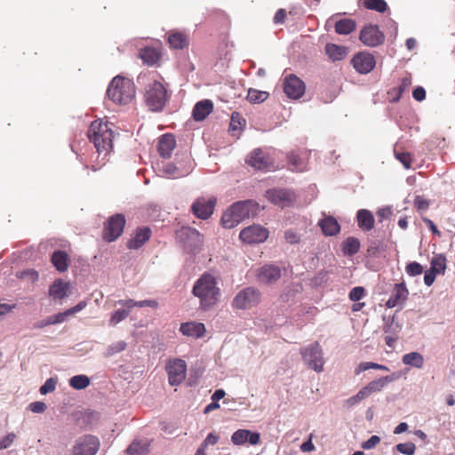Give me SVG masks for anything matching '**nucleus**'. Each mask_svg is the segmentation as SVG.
<instances>
[{"label": "nucleus", "instance_id": "nucleus-14", "mask_svg": "<svg viewBox=\"0 0 455 455\" xmlns=\"http://www.w3.org/2000/svg\"><path fill=\"white\" fill-rule=\"evenodd\" d=\"M354 68L360 74L370 73L376 66V60L372 54L365 52L356 53L351 60Z\"/></svg>", "mask_w": 455, "mask_h": 455}, {"label": "nucleus", "instance_id": "nucleus-50", "mask_svg": "<svg viewBox=\"0 0 455 455\" xmlns=\"http://www.w3.org/2000/svg\"><path fill=\"white\" fill-rule=\"evenodd\" d=\"M405 271L408 275L414 277L422 274L423 267L419 263L413 261L407 264Z\"/></svg>", "mask_w": 455, "mask_h": 455}, {"label": "nucleus", "instance_id": "nucleus-16", "mask_svg": "<svg viewBox=\"0 0 455 455\" xmlns=\"http://www.w3.org/2000/svg\"><path fill=\"white\" fill-rule=\"evenodd\" d=\"M281 268L274 264H267L258 269L257 280L263 284H272L281 278Z\"/></svg>", "mask_w": 455, "mask_h": 455}, {"label": "nucleus", "instance_id": "nucleus-32", "mask_svg": "<svg viewBox=\"0 0 455 455\" xmlns=\"http://www.w3.org/2000/svg\"><path fill=\"white\" fill-rule=\"evenodd\" d=\"M402 362L404 365L421 369L424 366V357L419 352H410L403 355Z\"/></svg>", "mask_w": 455, "mask_h": 455}, {"label": "nucleus", "instance_id": "nucleus-17", "mask_svg": "<svg viewBox=\"0 0 455 455\" xmlns=\"http://www.w3.org/2000/svg\"><path fill=\"white\" fill-rule=\"evenodd\" d=\"M267 197L274 204L284 208L290 206L294 200V194L289 189L273 188L267 191Z\"/></svg>", "mask_w": 455, "mask_h": 455}, {"label": "nucleus", "instance_id": "nucleus-45", "mask_svg": "<svg viewBox=\"0 0 455 455\" xmlns=\"http://www.w3.org/2000/svg\"><path fill=\"white\" fill-rule=\"evenodd\" d=\"M126 347H127V344L124 340H119V341L114 342L108 347L105 355L107 357L113 356V355L125 350Z\"/></svg>", "mask_w": 455, "mask_h": 455}, {"label": "nucleus", "instance_id": "nucleus-52", "mask_svg": "<svg viewBox=\"0 0 455 455\" xmlns=\"http://www.w3.org/2000/svg\"><path fill=\"white\" fill-rule=\"evenodd\" d=\"M365 295V290L363 287L362 286H356V287H354L350 292H349V299L350 300L352 301H359L360 299H362Z\"/></svg>", "mask_w": 455, "mask_h": 455}, {"label": "nucleus", "instance_id": "nucleus-23", "mask_svg": "<svg viewBox=\"0 0 455 455\" xmlns=\"http://www.w3.org/2000/svg\"><path fill=\"white\" fill-rule=\"evenodd\" d=\"M180 331L185 336L198 339L204 334L205 326L201 323L188 322L180 325Z\"/></svg>", "mask_w": 455, "mask_h": 455}, {"label": "nucleus", "instance_id": "nucleus-18", "mask_svg": "<svg viewBox=\"0 0 455 455\" xmlns=\"http://www.w3.org/2000/svg\"><path fill=\"white\" fill-rule=\"evenodd\" d=\"M215 204V199L199 198L192 204V212L197 218L207 220L213 213Z\"/></svg>", "mask_w": 455, "mask_h": 455}, {"label": "nucleus", "instance_id": "nucleus-1", "mask_svg": "<svg viewBox=\"0 0 455 455\" xmlns=\"http://www.w3.org/2000/svg\"><path fill=\"white\" fill-rule=\"evenodd\" d=\"M113 124L103 122L102 120L93 121L88 129V138L93 143L98 154L96 160L92 162L91 169L97 172L108 161V156L112 151L113 147Z\"/></svg>", "mask_w": 455, "mask_h": 455}, {"label": "nucleus", "instance_id": "nucleus-29", "mask_svg": "<svg viewBox=\"0 0 455 455\" xmlns=\"http://www.w3.org/2000/svg\"><path fill=\"white\" fill-rule=\"evenodd\" d=\"M398 379V375L393 373L389 376L381 377L378 379L369 382L366 387L370 391L371 395L375 392H379L383 389L388 383L395 381Z\"/></svg>", "mask_w": 455, "mask_h": 455}, {"label": "nucleus", "instance_id": "nucleus-49", "mask_svg": "<svg viewBox=\"0 0 455 455\" xmlns=\"http://www.w3.org/2000/svg\"><path fill=\"white\" fill-rule=\"evenodd\" d=\"M397 451L404 455H413L416 451V446L413 443H402L395 446Z\"/></svg>", "mask_w": 455, "mask_h": 455}, {"label": "nucleus", "instance_id": "nucleus-37", "mask_svg": "<svg viewBox=\"0 0 455 455\" xmlns=\"http://www.w3.org/2000/svg\"><path fill=\"white\" fill-rule=\"evenodd\" d=\"M355 22L350 19L339 20L335 24V31L339 35H348L355 29Z\"/></svg>", "mask_w": 455, "mask_h": 455}, {"label": "nucleus", "instance_id": "nucleus-26", "mask_svg": "<svg viewBox=\"0 0 455 455\" xmlns=\"http://www.w3.org/2000/svg\"><path fill=\"white\" fill-rule=\"evenodd\" d=\"M323 233L327 236L336 235L340 231L338 220L332 216H325L319 221Z\"/></svg>", "mask_w": 455, "mask_h": 455}, {"label": "nucleus", "instance_id": "nucleus-57", "mask_svg": "<svg viewBox=\"0 0 455 455\" xmlns=\"http://www.w3.org/2000/svg\"><path fill=\"white\" fill-rule=\"evenodd\" d=\"M380 438L378 435H371L367 441L362 443V448L364 450L373 449L379 443Z\"/></svg>", "mask_w": 455, "mask_h": 455}, {"label": "nucleus", "instance_id": "nucleus-51", "mask_svg": "<svg viewBox=\"0 0 455 455\" xmlns=\"http://www.w3.org/2000/svg\"><path fill=\"white\" fill-rule=\"evenodd\" d=\"M57 380L53 378L46 379L43 386H41L39 391L42 395H46L55 390Z\"/></svg>", "mask_w": 455, "mask_h": 455}, {"label": "nucleus", "instance_id": "nucleus-34", "mask_svg": "<svg viewBox=\"0 0 455 455\" xmlns=\"http://www.w3.org/2000/svg\"><path fill=\"white\" fill-rule=\"evenodd\" d=\"M168 43L173 49H184L188 45V40L185 34L181 32H173L168 37Z\"/></svg>", "mask_w": 455, "mask_h": 455}, {"label": "nucleus", "instance_id": "nucleus-27", "mask_svg": "<svg viewBox=\"0 0 455 455\" xmlns=\"http://www.w3.org/2000/svg\"><path fill=\"white\" fill-rule=\"evenodd\" d=\"M139 58L141 59L144 64L148 66H155L159 62L161 53L156 48L144 47L140 49Z\"/></svg>", "mask_w": 455, "mask_h": 455}, {"label": "nucleus", "instance_id": "nucleus-54", "mask_svg": "<svg viewBox=\"0 0 455 455\" xmlns=\"http://www.w3.org/2000/svg\"><path fill=\"white\" fill-rule=\"evenodd\" d=\"M414 206L418 211H427L429 207V201L424 198L422 196H416L414 199Z\"/></svg>", "mask_w": 455, "mask_h": 455}, {"label": "nucleus", "instance_id": "nucleus-2", "mask_svg": "<svg viewBox=\"0 0 455 455\" xmlns=\"http://www.w3.org/2000/svg\"><path fill=\"white\" fill-rule=\"evenodd\" d=\"M192 294L199 300V308L209 311L213 308L220 299V288L217 279L210 273L203 274L194 283Z\"/></svg>", "mask_w": 455, "mask_h": 455}, {"label": "nucleus", "instance_id": "nucleus-60", "mask_svg": "<svg viewBox=\"0 0 455 455\" xmlns=\"http://www.w3.org/2000/svg\"><path fill=\"white\" fill-rule=\"evenodd\" d=\"M16 435L12 433L8 434L3 439L0 440V450L7 449L12 445Z\"/></svg>", "mask_w": 455, "mask_h": 455}, {"label": "nucleus", "instance_id": "nucleus-3", "mask_svg": "<svg viewBox=\"0 0 455 455\" xmlns=\"http://www.w3.org/2000/svg\"><path fill=\"white\" fill-rule=\"evenodd\" d=\"M135 92L133 82L120 76H116L111 80L107 90L108 99L120 105L131 102Z\"/></svg>", "mask_w": 455, "mask_h": 455}, {"label": "nucleus", "instance_id": "nucleus-38", "mask_svg": "<svg viewBox=\"0 0 455 455\" xmlns=\"http://www.w3.org/2000/svg\"><path fill=\"white\" fill-rule=\"evenodd\" d=\"M242 220L236 217L235 213L228 208L222 215L221 223L225 228H233L241 223Z\"/></svg>", "mask_w": 455, "mask_h": 455}, {"label": "nucleus", "instance_id": "nucleus-30", "mask_svg": "<svg viewBox=\"0 0 455 455\" xmlns=\"http://www.w3.org/2000/svg\"><path fill=\"white\" fill-rule=\"evenodd\" d=\"M51 260L59 272H65L68 267L69 257L63 251H55L52 255Z\"/></svg>", "mask_w": 455, "mask_h": 455}, {"label": "nucleus", "instance_id": "nucleus-13", "mask_svg": "<svg viewBox=\"0 0 455 455\" xmlns=\"http://www.w3.org/2000/svg\"><path fill=\"white\" fill-rule=\"evenodd\" d=\"M305 84L297 76L291 74L285 77L283 83L284 93L290 99H299L305 92Z\"/></svg>", "mask_w": 455, "mask_h": 455}, {"label": "nucleus", "instance_id": "nucleus-22", "mask_svg": "<svg viewBox=\"0 0 455 455\" xmlns=\"http://www.w3.org/2000/svg\"><path fill=\"white\" fill-rule=\"evenodd\" d=\"M175 147L176 140L174 136L171 133H166L159 140L158 152L163 158H169L171 157Z\"/></svg>", "mask_w": 455, "mask_h": 455}, {"label": "nucleus", "instance_id": "nucleus-48", "mask_svg": "<svg viewBox=\"0 0 455 455\" xmlns=\"http://www.w3.org/2000/svg\"><path fill=\"white\" fill-rule=\"evenodd\" d=\"M128 315H129V310H126L124 308L117 309L111 314V316L109 319V324L112 326H115V325L118 324L119 323H121L122 321H124V319H126Z\"/></svg>", "mask_w": 455, "mask_h": 455}, {"label": "nucleus", "instance_id": "nucleus-10", "mask_svg": "<svg viewBox=\"0 0 455 455\" xmlns=\"http://www.w3.org/2000/svg\"><path fill=\"white\" fill-rule=\"evenodd\" d=\"M240 239L246 243H263L268 237V231L260 225H251L243 228L239 235Z\"/></svg>", "mask_w": 455, "mask_h": 455}, {"label": "nucleus", "instance_id": "nucleus-31", "mask_svg": "<svg viewBox=\"0 0 455 455\" xmlns=\"http://www.w3.org/2000/svg\"><path fill=\"white\" fill-rule=\"evenodd\" d=\"M148 440H134L126 449L128 455H147L149 452Z\"/></svg>", "mask_w": 455, "mask_h": 455}, {"label": "nucleus", "instance_id": "nucleus-53", "mask_svg": "<svg viewBox=\"0 0 455 455\" xmlns=\"http://www.w3.org/2000/svg\"><path fill=\"white\" fill-rule=\"evenodd\" d=\"M384 327L385 333L392 336H396L397 332L399 331V325L398 323H395V317L393 316L390 320H388Z\"/></svg>", "mask_w": 455, "mask_h": 455}, {"label": "nucleus", "instance_id": "nucleus-61", "mask_svg": "<svg viewBox=\"0 0 455 455\" xmlns=\"http://www.w3.org/2000/svg\"><path fill=\"white\" fill-rule=\"evenodd\" d=\"M219 435H217L216 434L214 433H210L206 438L204 439V441L202 443L203 446L204 447H208L209 445H214L216 444L218 442H219Z\"/></svg>", "mask_w": 455, "mask_h": 455}, {"label": "nucleus", "instance_id": "nucleus-43", "mask_svg": "<svg viewBox=\"0 0 455 455\" xmlns=\"http://www.w3.org/2000/svg\"><path fill=\"white\" fill-rule=\"evenodd\" d=\"M370 369L380 370V371H389L388 367H387L386 365L379 364L377 363H372V362H364V363H361L357 366V368L355 370V375H359L361 372L370 370Z\"/></svg>", "mask_w": 455, "mask_h": 455}, {"label": "nucleus", "instance_id": "nucleus-36", "mask_svg": "<svg viewBox=\"0 0 455 455\" xmlns=\"http://www.w3.org/2000/svg\"><path fill=\"white\" fill-rule=\"evenodd\" d=\"M360 242L354 236L347 237L342 243V251L347 256H353L359 251Z\"/></svg>", "mask_w": 455, "mask_h": 455}, {"label": "nucleus", "instance_id": "nucleus-64", "mask_svg": "<svg viewBox=\"0 0 455 455\" xmlns=\"http://www.w3.org/2000/svg\"><path fill=\"white\" fill-rule=\"evenodd\" d=\"M117 304L123 306L126 310H131L132 307H137V301L132 299H120L117 301Z\"/></svg>", "mask_w": 455, "mask_h": 455}, {"label": "nucleus", "instance_id": "nucleus-24", "mask_svg": "<svg viewBox=\"0 0 455 455\" xmlns=\"http://www.w3.org/2000/svg\"><path fill=\"white\" fill-rule=\"evenodd\" d=\"M69 286L68 282L57 279L49 287V296L53 299H62L68 296Z\"/></svg>", "mask_w": 455, "mask_h": 455}, {"label": "nucleus", "instance_id": "nucleus-59", "mask_svg": "<svg viewBox=\"0 0 455 455\" xmlns=\"http://www.w3.org/2000/svg\"><path fill=\"white\" fill-rule=\"evenodd\" d=\"M437 274L438 273H436L435 271L432 270L431 268L427 269L425 272V275H424V283H425V284L427 286H431L433 284V283L435 282Z\"/></svg>", "mask_w": 455, "mask_h": 455}, {"label": "nucleus", "instance_id": "nucleus-25", "mask_svg": "<svg viewBox=\"0 0 455 455\" xmlns=\"http://www.w3.org/2000/svg\"><path fill=\"white\" fill-rule=\"evenodd\" d=\"M213 104L210 100H204L197 102L192 111L193 118L196 121H203L212 111Z\"/></svg>", "mask_w": 455, "mask_h": 455}, {"label": "nucleus", "instance_id": "nucleus-39", "mask_svg": "<svg viewBox=\"0 0 455 455\" xmlns=\"http://www.w3.org/2000/svg\"><path fill=\"white\" fill-rule=\"evenodd\" d=\"M242 220L236 217L235 213L228 208L222 215L221 223L225 228H233L241 223Z\"/></svg>", "mask_w": 455, "mask_h": 455}, {"label": "nucleus", "instance_id": "nucleus-15", "mask_svg": "<svg viewBox=\"0 0 455 455\" xmlns=\"http://www.w3.org/2000/svg\"><path fill=\"white\" fill-rule=\"evenodd\" d=\"M259 204L252 200L239 201L229 208L242 221L246 218L254 217L259 211Z\"/></svg>", "mask_w": 455, "mask_h": 455}, {"label": "nucleus", "instance_id": "nucleus-6", "mask_svg": "<svg viewBox=\"0 0 455 455\" xmlns=\"http://www.w3.org/2000/svg\"><path fill=\"white\" fill-rule=\"evenodd\" d=\"M260 299V291L257 288L250 286L237 292L232 300V307L235 309H248L258 305Z\"/></svg>", "mask_w": 455, "mask_h": 455}, {"label": "nucleus", "instance_id": "nucleus-55", "mask_svg": "<svg viewBox=\"0 0 455 455\" xmlns=\"http://www.w3.org/2000/svg\"><path fill=\"white\" fill-rule=\"evenodd\" d=\"M242 122H244L243 119L240 116V115L236 112L233 113L231 116V121L229 129L232 131H235L241 128Z\"/></svg>", "mask_w": 455, "mask_h": 455}, {"label": "nucleus", "instance_id": "nucleus-35", "mask_svg": "<svg viewBox=\"0 0 455 455\" xmlns=\"http://www.w3.org/2000/svg\"><path fill=\"white\" fill-rule=\"evenodd\" d=\"M162 172L169 178L178 179L188 175L189 170L183 171L172 163H166L163 164Z\"/></svg>", "mask_w": 455, "mask_h": 455}, {"label": "nucleus", "instance_id": "nucleus-9", "mask_svg": "<svg viewBox=\"0 0 455 455\" xmlns=\"http://www.w3.org/2000/svg\"><path fill=\"white\" fill-rule=\"evenodd\" d=\"M169 384L178 386L183 382L186 378L187 364L182 359L170 360L166 365Z\"/></svg>", "mask_w": 455, "mask_h": 455}, {"label": "nucleus", "instance_id": "nucleus-40", "mask_svg": "<svg viewBox=\"0 0 455 455\" xmlns=\"http://www.w3.org/2000/svg\"><path fill=\"white\" fill-rule=\"evenodd\" d=\"M69 385L76 390L84 389L90 385V379L86 375H76L69 379Z\"/></svg>", "mask_w": 455, "mask_h": 455}, {"label": "nucleus", "instance_id": "nucleus-20", "mask_svg": "<svg viewBox=\"0 0 455 455\" xmlns=\"http://www.w3.org/2000/svg\"><path fill=\"white\" fill-rule=\"evenodd\" d=\"M408 294L409 291L404 283L395 284L391 296L386 303V306L388 308H393L398 306L400 303H403L407 299Z\"/></svg>", "mask_w": 455, "mask_h": 455}, {"label": "nucleus", "instance_id": "nucleus-12", "mask_svg": "<svg viewBox=\"0 0 455 455\" xmlns=\"http://www.w3.org/2000/svg\"><path fill=\"white\" fill-rule=\"evenodd\" d=\"M359 39L364 45L375 47L383 44L385 36L377 25L369 24L361 30Z\"/></svg>", "mask_w": 455, "mask_h": 455}, {"label": "nucleus", "instance_id": "nucleus-56", "mask_svg": "<svg viewBox=\"0 0 455 455\" xmlns=\"http://www.w3.org/2000/svg\"><path fill=\"white\" fill-rule=\"evenodd\" d=\"M284 238H285L286 242L291 244L298 243L300 240L299 235L291 229L285 231Z\"/></svg>", "mask_w": 455, "mask_h": 455}, {"label": "nucleus", "instance_id": "nucleus-8", "mask_svg": "<svg viewBox=\"0 0 455 455\" xmlns=\"http://www.w3.org/2000/svg\"><path fill=\"white\" fill-rule=\"evenodd\" d=\"M179 238L183 242L184 247L190 252L198 250L203 243L202 235L195 228L183 227L178 232Z\"/></svg>", "mask_w": 455, "mask_h": 455}, {"label": "nucleus", "instance_id": "nucleus-7", "mask_svg": "<svg viewBox=\"0 0 455 455\" xmlns=\"http://www.w3.org/2000/svg\"><path fill=\"white\" fill-rule=\"evenodd\" d=\"M100 447V439L92 435H84L76 439L72 455H96Z\"/></svg>", "mask_w": 455, "mask_h": 455}, {"label": "nucleus", "instance_id": "nucleus-5", "mask_svg": "<svg viewBox=\"0 0 455 455\" xmlns=\"http://www.w3.org/2000/svg\"><path fill=\"white\" fill-rule=\"evenodd\" d=\"M300 355L304 363L316 372L323 371L324 360L323 350L318 342H313L300 348Z\"/></svg>", "mask_w": 455, "mask_h": 455}, {"label": "nucleus", "instance_id": "nucleus-19", "mask_svg": "<svg viewBox=\"0 0 455 455\" xmlns=\"http://www.w3.org/2000/svg\"><path fill=\"white\" fill-rule=\"evenodd\" d=\"M246 163L256 170H270L271 163L265 156L263 151L259 148L254 149L252 152H251L246 159Z\"/></svg>", "mask_w": 455, "mask_h": 455}, {"label": "nucleus", "instance_id": "nucleus-62", "mask_svg": "<svg viewBox=\"0 0 455 455\" xmlns=\"http://www.w3.org/2000/svg\"><path fill=\"white\" fill-rule=\"evenodd\" d=\"M412 97L417 101H422L426 98L425 89L421 86H418L413 90Z\"/></svg>", "mask_w": 455, "mask_h": 455}, {"label": "nucleus", "instance_id": "nucleus-11", "mask_svg": "<svg viewBox=\"0 0 455 455\" xmlns=\"http://www.w3.org/2000/svg\"><path fill=\"white\" fill-rule=\"evenodd\" d=\"M125 225L124 216L116 214L110 217L105 225L103 237L108 242L115 241L123 233Z\"/></svg>", "mask_w": 455, "mask_h": 455}, {"label": "nucleus", "instance_id": "nucleus-58", "mask_svg": "<svg viewBox=\"0 0 455 455\" xmlns=\"http://www.w3.org/2000/svg\"><path fill=\"white\" fill-rule=\"evenodd\" d=\"M28 408L34 413H43L46 410V404L44 402L36 401L31 403Z\"/></svg>", "mask_w": 455, "mask_h": 455}, {"label": "nucleus", "instance_id": "nucleus-42", "mask_svg": "<svg viewBox=\"0 0 455 455\" xmlns=\"http://www.w3.org/2000/svg\"><path fill=\"white\" fill-rule=\"evenodd\" d=\"M268 97V92L265 91H259L256 89H249L247 93V100L253 103H261L265 101Z\"/></svg>", "mask_w": 455, "mask_h": 455}, {"label": "nucleus", "instance_id": "nucleus-46", "mask_svg": "<svg viewBox=\"0 0 455 455\" xmlns=\"http://www.w3.org/2000/svg\"><path fill=\"white\" fill-rule=\"evenodd\" d=\"M248 435H249V430L238 429L232 434L231 442L235 445H243L247 442Z\"/></svg>", "mask_w": 455, "mask_h": 455}, {"label": "nucleus", "instance_id": "nucleus-28", "mask_svg": "<svg viewBox=\"0 0 455 455\" xmlns=\"http://www.w3.org/2000/svg\"><path fill=\"white\" fill-rule=\"evenodd\" d=\"M356 220L358 227L363 231H370L374 227V217L369 210H359L356 213Z\"/></svg>", "mask_w": 455, "mask_h": 455}, {"label": "nucleus", "instance_id": "nucleus-47", "mask_svg": "<svg viewBox=\"0 0 455 455\" xmlns=\"http://www.w3.org/2000/svg\"><path fill=\"white\" fill-rule=\"evenodd\" d=\"M289 164L292 166V170L302 172L305 169V164L302 159L295 152H291L288 155Z\"/></svg>", "mask_w": 455, "mask_h": 455}, {"label": "nucleus", "instance_id": "nucleus-44", "mask_svg": "<svg viewBox=\"0 0 455 455\" xmlns=\"http://www.w3.org/2000/svg\"><path fill=\"white\" fill-rule=\"evenodd\" d=\"M430 268L436 273L443 272L446 268V258L443 254L435 255L431 260Z\"/></svg>", "mask_w": 455, "mask_h": 455}, {"label": "nucleus", "instance_id": "nucleus-33", "mask_svg": "<svg viewBox=\"0 0 455 455\" xmlns=\"http://www.w3.org/2000/svg\"><path fill=\"white\" fill-rule=\"evenodd\" d=\"M326 54L332 60H340L344 59L347 53V50L344 46L334 44H327L325 46Z\"/></svg>", "mask_w": 455, "mask_h": 455}, {"label": "nucleus", "instance_id": "nucleus-21", "mask_svg": "<svg viewBox=\"0 0 455 455\" xmlns=\"http://www.w3.org/2000/svg\"><path fill=\"white\" fill-rule=\"evenodd\" d=\"M151 236L149 228H138L132 238L127 243V247L131 250L140 248Z\"/></svg>", "mask_w": 455, "mask_h": 455}, {"label": "nucleus", "instance_id": "nucleus-63", "mask_svg": "<svg viewBox=\"0 0 455 455\" xmlns=\"http://www.w3.org/2000/svg\"><path fill=\"white\" fill-rule=\"evenodd\" d=\"M396 158L403 164L404 168L410 169L411 167V156L408 153L396 154Z\"/></svg>", "mask_w": 455, "mask_h": 455}, {"label": "nucleus", "instance_id": "nucleus-41", "mask_svg": "<svg viewBox=\"0 0 455 455\" xmlns=\"http://www.w3.org/2000/svg\"><path fill=\"white\" fill-rule=\"evenodd\" d=\"M363 5L366 9L378 12H385L387 9V4L385 0H363Z\"/></svg>", "mask_w": 455, "mask_h": 455}, {"label": "nucleus", "instance_id": "nucleus-4", "mask_svg": "<svg viewBox=\"0 0 455 455\" xmlns=\"http://www.w3.org/2000/svg\"><path fill=\"white\" fill-rule=\"evenodd\" d=\"M168 98L167 90L162 83L154 81L147 85L145 102L151 111H162Z\"/></svg>", "mask_w": 455, "mask_h": 455}]
</instances>
